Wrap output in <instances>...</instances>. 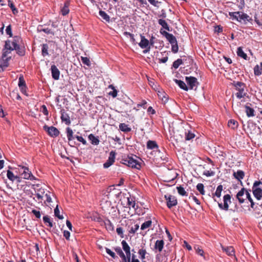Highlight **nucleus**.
I'll return each mask as SVG.
<instances>
[{
	"instance_id": "f257e3e1",
	"label": "nucleus",
	"mask_w": 262,
	"mask_h": 262,
	"mask_svg": "<svg viewBox=\"0 0 262 262\" xmlns=\"http://www.w3.org/2000/svg\"><path fill=\"white\" fill-rule=\"evenodd\" d=\"M16 179H24L30 180H37L31 173L29 168L27 167L18 165L17 168H15Z\"/></svg>"
},
{
	"instance_id": "f03ea898",
	"label": "nucleus",
	"mask_w": 262,
	"mask_h": 262,
	"mask_svg": "<svg viewBox=\"0 0 262 262\" xmlns=\"http://www.w3.org/2000/svg\"><path fill=\"white\" fill-rule=\"evenodd\" d=\"M233 85L235 90L237 91L235 95L238 99H241L246 96L247 94L245 90L246 86L245 83L239 81H234L233 82Z\"/></svg>"
},
{
	"instance_id": "7ed1b4c3",
	"label": "nucleus",
	"mask_w": 262,
	"mask_h": 262,
	"mask_svg": "<svg viewBox=\"0 0 262 262\" xmlns=\"http://www.w3.org/2000/svg\"><path fill=\"white\" fill-rule=\"evenodd\" d=\"M137 158V157L135 155L127 156L126 158L122 160L123 163L129 167L140 169L141 165Z\"/></svg>"
},
{
	"instance_id": "20e7f679",
	"label": "nucleus",
	"mask_w": 262,
	"mask_h": 262,
	"mask_svg": "<svg viewBox=\"0 0 262 262\" xmlns=\"http://www.w3.org/2000/svg\"><path fill=\"white\" fill-rule=\"evenodd\" d=\"M21 40V38L20 37L15 36L14 37L12 41L9 40L6 41L3 51H8L10 52L11 51L14 50Z\"/></svg>"
},
{
	"instance_id": "39448f33",
	"label": "nucleus",
	"mask_w": 262,
	"mask_h": 262,
	"mask_svg": "<svg viewBox=\"0 0 262 262\" xmlns=\"http://www.w3.org/2000/svg\"><path fill=\"white\" fill-rule=\"evenodd\" d=\"M10 52H8V51H3L2 57L0 59V68H2V70H0V72L3 71L4 68L8 67L9 58L7 57V55Z\"/></svg>"
},
{
	"instance_id": "423d86ee",
	"label": "nucleus",
	"mask_w": 262,
	"mask_h": 262,
	"mask_svg": "<svg viewBox=\"0 0 262 262\" xmlns=\"http://www.w3.org/2000/svg\"><path fill=\"white\" fill-rule=\"evenodd\" d=\"M43 128L48 133V135L52 137H56L59 134V131L54 126H48L45 125Z\"/></svg>"
},
{
	"instance_id": "0eeeda50",
	"label": "nucleus",
	"mask_w": 262,
	"mask_h": 262,
	"mask_svg": "<svg viewBox=\"0 0 262 262\" xmlns=\"http://www.w3.org/2000/svg\"><path fill=\"white\" fill-rule=\"evenodd\" d=\"M164 198L167 201V206L168 208H171L173 206H175L177 205L178 201L176 196L169 194L165 195Z\"/></svg>"
},
{
	"instance_id": "6e6552de",
	"label": "nucleus",
	"mask_w": 262,
	"mask_h": 262,
	"mask_svg": "<svg viewBox=\"0 0 262 262\" xmlns=\"http://www.w3.org/2000/svg\"><path fill=\"white\" fill-rule=\"evenodd\" d=\"M160 33L166 38L170 44H173L177 41L176 37L173 34L168 33L162 29H160Z\"/></svg>"
},
{
	"instance_id": "1a4fd4ad",
	"label": "nucleus",
	"mask_w": 262,
	"mask_h": 262,
	"mask_svg": "<svg viewBox=\"0 0 262 262\" xmlns=\"http://www.w3.org/2000/svg\"><path fill=\"white\" fill-rule=\"evenodd\" d=\"M185 80L187 84L188 85V89H190L191 90H192L194 88H196L198 84H199L197 79L194 77H186Z\"/></svg>"
},
{
	"instance_id": "9d476101",
	"label": "nucleus",
	"mask_w": 262,
	"mask_h": 262,
	"mask_svg": "<svg viewBox=\"0 0 262 262\" xmlns=\"http://www.w3.org/2000/svg\"><path fill=\"white\" fill-rule=\"evenodd\" d=\"M224 206L222 203H219V207L225 210H228L229 208V203H231V196L230 194H226L224 196Z\"/></svg>"
},
{
	"instance_id": "9b49d317",
	"label": "nucleus",
	"mask_w": 262,
	"mask_h": 262,
	"mask_svg": "<svg viewBox=\"0 0 262 262\" xmlns=\"http://www.w3.org/2000/svg\"><path fill=\"white\" fill-rule=\"evenodd\" d=\"M246 191H248V190L243 188L237 192L236 194V198L240 204L243 203L246 200L245 194Z\"/></svg>"
},
{
	"instance_id": "f8f14e48",
	"label": "nucleus",
	"mask_w": 262,
	"mask_h": 262,
	"mask_svg": "<svg viewBox=\"0 0 262 262\" xmlns=\"http://www.w3.org/2000/svg\"><path fill=\"white\" fill-rule=\"evenodd\" d=\"M239 13L240 15L239 19L241 20L240 23H242L243 21V23L245 25H246L248 22H252V18L251 17H250L247 14L241 11H239Z\"/></svg>"
},
{
	"instance_id": "ddd939ff",
	"label": "nucleus",
	"mask_w": 262,
	"mask_h": 262,
	"mask_svg": "<svg viewBox=\"0 0 262 262\" xmlns=\"http://www.w3.org/2000/svg\"><path fill=\"white\" fill-rule=\"evenodd\" d=\"M52 78L55 80H58L59 78L60 71L54 64L51 67Z\"/></svg>"
},
{
	"instance_id": "4468645a",
	"label": "nucleus",
	"mask_w": 262,
	"mask_h": 262,
	"mask_svg": "<svg viewBox=\"0 0 262 262\" xmlns=\"http://www.w3.org/2000/svg\"><path fill=\"white\" fill-rule=\"evenodd\" d=\"M141 37V41L139 43V46L142 49H145L148 47L149 45V41L148 39H146L144 36L142 35H140Z\"/></svg>"
},
{
	"instance_id": "2eb2a0df",
	"label": "nucleus",
	"mask_w": 262,
	"mask_h": 262,
	"mask_svg": "<svg viewBox=\"0 0 262 262\" xmlns=\"http://www.w3.org/2000/svg\"><path fill=\"white\" fill-rule=\"evenodd\" d=\"M252 191L254 196L257 200H260L262 198V190L259 188H255L252 187Z\"/></svg>"
},
{
	"instance_id": "dca6fc26",
	"label": "nucleus",
	"mask_w": 262,
	"mask_h": 262,
	"mask_svg": "<svg viewBox=\"0 0 262 262\" xmlns=\"http://www.w3.org/2000/svg\"><path fill=\"white\" fill-rule=\"evenodd\" d=\"M61 119L62 121L64 122L66 124L69 125L71 123V121L70 119V117L69 116L68 114L65 113L63 110H61Z\"/></svg>"
},
{
	"instance_id": "f3484780",
	"label": "nucleus",
	"mask_w": 262,
	"mask_h": 262,
	"mask_svg": "<svg viewBox=\"0 0 262 262\" xmlns=\"http://www.w3.org/2000/svg\"><path fill=\"white\" fill-rule=\"evenodd\" d=\"M158 24L162 26V28L163 30L165 29L166 31H170V27L168 25L167 23L165 20L163 19H158Z\"/></svg>"
},
{
	"instance_id": "a211bd4d",
	"label": "nucleus",
	"mask_w": 262,
	"mask_h": 262,
	"mask_svg": "<svg viewBox=\"0 0 262 262\" xmlns=\"http://www.w3.org/2000/svg\"><path fill=\"white\" fill-rule=\"evenodd\" d=\"M122 261L120 262H140V260L136 258V256L133 254L132 255V260H130L128 257H125V255L121 257Z\"/></svg>"
},
{
	"instance_id": "6ab92c4d",
	"label": "nucleus",
	"mask_w": 262,
	"mask_h": 262,
	"mask_svg": "<svg viewBox=\"0 0 262 262\" xmlns=\"http://www.w3.org/2000/svg\"><path fill=\"white\" fill-rule=\"evenodd\" d=\"M222 249L229 256H233L235 254L234 249L232 246H229L226 248L222 247Z\"/></svg>"
},
{
	"instance_id": "aec40b11",
	"label": "nucleus",
	"mask_w": 262,
	"mask_h": 262,
	"mask_svg": "<svg viewBox=\"0 0 262 262\" xmlns=\"http://www.w3.org/2000/svg\"><path fill=\"white\" fill-rule=\"evenodd\" d=\"M45 193V189L43 188H39L37 190V192L35 193V195L38 200L39 202H41L43 200V195Z\"/></svg>"
},
{
	"instance_id": "412c9836",
	"label": "nucleus",
	"mask_w": 262,
	"mask_h": 262,
	"mask_svg": "<svg viewBox=\"0 0 262 262\" xmlns=\"http://www.w3.org/2000/svg\"><path fill=\"white\" fill-rule=\"evenodd\" d=\"M245 112L246 113L247 116L248 117H253L255 116L254 114V110L253 108L250 107L247 104L245 105Z\"/></svg>"
},
{
	"instance_id": "4be33fe9",
	"label": "nucleus",
	"mask_w": 262,
	"mask_h": 262,
	"mask_svg": "<svg viewBox=\"0 0 262 262\" xmlns=\"http://www.w3.org/2000/svg\"><path fill=\"white\" fill-rule=\"evenodd\" d=\"M245 198H246V200L248 199L249 200V201L250 202V203H251L250 206L252 209H255L257 208V206L255 205L254 202H253V201L251 196L250 193H249V191L246 192Z\"/></svg>"
},
{
	"instance_id": "5701e85b",
	"label": "nucleus",
	"mask_w": 262,
	"mask_h": 262,
	"mask_svg": "<svg viewBox=\"0 0 262 262\" xmlns=\"http://www.w3.org/2000/svg\"><path fill=\"white\" fill-rule=\"evenodd\" d=\"M164 242L163 240H157L155 245V248L161 252L163 249Z\"/></svg>"
},
{
	"instance_id": "b1692460",
	"label": "nucleus",
	"mask_w": 262,
	"mask_h": 262,
	"mask_svg": "<svg viewBox=\"0 0 262 262\" xmlns=\"http://www.w3.org/2000/svg\"><path fill=\"white\" fill-rule=\"evenodd\" d=\"M174 81L181 89L186 91H187L188 90V86L186 85V83L183 81H182L181 80H178L176 79H174Z\"/></svg>"
},
{
	"instance_id": "393cba45",
	"label": "nucleus",
	"mask_w": 262,
	"mask_h": 262,
	"mask_svg": "<svg viewBox=\"0 0 262 262\" xmlns=\"http://www.w3.org/2000/svg\"><path fill=\"white\" fill-rule=\"evenodd\" d=\"M239 11L229 12V15L231 17L232 20H236L238 22H241V20L239 19Z\"/></svg>"
},
{
	"instance_id": "a878e982",
	"label": "nucleus",
	"mask_w": 262,
	"mask_h": 262,
	"mask_svg": "<svg viewBox=\"0 0 262 262\" xmlns=\"http://www.w3.org/2000/svg\"><path fill=\"white\" fill-rule=\"evenodd\" d=\"M14 50L16 51L17 54L20 56H24L25 54V47L24 46H19V44L17 45Z\"/></svg>"
},
{
	"instance_id": "bb28decb",
	"label": "nucleus",
	"mask_w": 262,
	"mask_h": 262,
	"mask_svg": "<svg viewBox=\"0 0 262 262\" xmlns=\"http://www.w3.org/2000/svg\"><path fill=\"white\" fill-rule=\"evenodd\" d=\"M147 148L150 149H157L158 145L156 141L149 140L147 142Z\"/></svg>"
},
{
	"instance_id": "cd10ccee",
	"label": "nucleus",
	"mask_w": 262,
	"mask_h": 262,
	"mask_svg": "<svg viewBox=\"0 0 262 262\" xmlns=\"http://www.w3.org/2000/svg\"><path fill=\"white\" fill-rule=\"evenodd\" d=\"M244 175L245 174L244 171L241 170H238L236 172H234L233 173L234 178L237 180H241V179H243L244 178Z\"/></svg>"
},
{
	"instance_id": "c85d7f7f",
	"label": "nucleus",
	"mask_w": 262,
	"mask_h": 262,
	"mask_svg": "<svg viewBox=\"0 0 262 262\" xmlns=\"http://www.w3.org/2000/svg\"><path fill=\"white\" fill-rule=\"evenodd\" d=\"M127 205L129 207H133L134 209H136V202L134 198L133 197H127Z\"/></svg>"
},
{
	"instance_id": "c756f323",
	"label": "nucleus",
	"mask_w": 262,
	"mask_h": 262,
	"mask_svg": "<svg viewBox=\"0 0 262 262\" xmlns=\"http://www.w3.org/2000/svg\"><path fill=\"white\" fill-rule=\"evenodd\" d=\"M119 129L123 132L128 133L131 131V128L128 127L125 123H120L119 124Z\"/></svg>"
},
{
	"instance_id": "7c9ffc66",
	"label": "nucleus",
	"mask_w": 262,
	"mask_h": 262,
	"mask_svg": "<svg viewBox=\"0 0 262 262\" xmlns=\"http://www.w3.org/2000/svg\"><path fill=\"white\" fill-rule=\"evenodd\" d=\"M90 140L91 141V143L93 145H98L99 143V140L97 137H96L94 135L90 134L88 137Z\"/></svg>"
},
{
	"instance_id": "2f4dec72",
	"label": "nucleus",
	"mask_w": 262,
	"mask_h": 262,
	"mask_svg": "<svg viewBox=\"0 0 262 262\" xmlns=\"http://www.w3.org/2000/svg\"><path fill=\"white\" fill-rule=\"evenodd\" d=\"M237 55L238 56L243 58L244 59H247V54L243 51L242 47H239L237 48Z\"/></svg>"
},
{
	"instance_id": "473e14b6",
	"label": "nucleus",
	"mask_w": 262,
	"mask_h": 262,
	"mask_svg": "<svg viewBox=\"0 0 262 262\" xmlns=\"http://www.w3.org/2000/svg\"><path fill=\"white\" fill-rule=\"evenodd\" d=\"M43 221L45 224H46L47 226L52 228L53 227V224L52 222L51 221L50 218L49 216L46 215L43 217Z\"/></svg>"
},
{
	"instance_id": "72a5a7b5",
	"label": "nucleus",
	"mask_w": 262,
	"mask_h": 262,
	"mask_svg": "<svg viewBox=\"0 0 262 262\" xmlns=\"http://www.w3.org/2000/svg\"><path fill=\"white\" fill-rule=\"evenodd\" d=\"M104 224L107 230L110 231H114V226L109 220H107L104 222Z\"/></svg>"
},
{
	"instance_id": "f704fd0d",
	"label": "nucleus",
	"mask_w": 262,
	"mask_h": 262,
	"mask_svg": "<svg viewBox=\"0 0 262 262\" xmlns=\"http://www.w3.org/2000/svg\"><path fill=\"white\" fill-rule=\"evenodd\" d=\"M49 47L47 44H43L41 48V54L45 57L49 55L48 53Z\"/></svg>"
},
{
	"instance_id": "c9c22d12",
	"label": "nucleus",
	"mask_w": 262,
	"mask_h": 262,
	"mask_svg": "<svg viewBox=\"0 0 262 262\" xmlns=\"http://www.w3.org/2000/svg\"><path fill=\"white\" fill-rule=\"evenodd\" d=\"M99 15L105 20L109 22L110 20V17L104 11L100 10L99 12Z\"/></svg>"
},
{
	"instance_id": "e433bc0d",
	"label": "nucleus",
	"mask_w": 262,
	"mask_h": 262,
	"mask_svg": "<svg viewBox=\"0 0 262 262\" xmlns=\"http://www.w3.org/2000/svg\"><path fill=\"white\" fill-rule=\"evenodd\" d=\"M152 225V221L149 220L143 223L141 226V229L144 230L147 228H150Z\"/></svg>"
},
{
	"instance_id": "4c0bfd02",
	"label": "nucleus",
	"mask_w": 262,
	"mask_h": 262,
	"mask_svg": "<svg viewBox=\"0 0 262 262\" xmlns=\"http://www.w3.org/2000/svg\"><path fill=\"white\" fill-rule=\"evenodd\" d=\"M228 126L232 129H235L238 126V122L233 119H231L228 121Z\"/></svg>"
},
{
	"instance_id": "58836bf2",
	"label": "nucleus",
	"mask_w": 262,
	"mask_h": 262,
	"mask_svg": "<svg viewBox=\"0 0 262 262\" xmlns=\"http://www.w3.org/2000/svg\"><path fill=\"white\" fill-rule=\"evenodd\" d=\"M66 130H67V138L68 139V140L69 141L72 140L74 138V137L73 136V132L72 129L71 128H70V127H67Z\"/></svg>"
},
{
	"instance_id": "ea45409f",
	"label": "nucleus",
	"mask_w": 262,
	"mask_h": 262,
	"mask_svg": "<svg viewBox=\"0 0 262 262\" xmlns=\"http://www.w3.org/2000/svg\"><path fill=\"white\" fill-rule=\"evenodd\" d=\"M177 189L178 190V193L182 196H186L187 195V193L185 190L184 188L181 186H177Z\"/></svg>"
},
{
	"instance_id": "a19ab883",
	"label": "nucleus",
	"mask_w": 262,
	"mask_h": 262,
	"mask_svg": "<svg viewBox=\"0 0 262 262\" xmlns=\"http://www.w3.org/2000/svg\"><path fill=\"white\" fill-rule=\"evenodd\" d=\"M147 252L145 249L142 248L140 249L138 251V254L140 256V258L142 260H143L145 259V255L146 254Z\"/></svg>"
},
{
	"instance_id": "79ce46f5",
	"label": "nucleus",
	"mask_w": 262,
	"mask_h": 262,
	"mask_svg": "<svg viewBox=\"0 0 262 262\" xmlns=\"http://www.w3.org/2000/svg\"><path fill=\"white\" fill-rule=\"evenodd\" d=\"M18 86L21 90L24 88H26L25 81L24 79L23 76H20L19 77Z\"/></svg>"
},
{
	"instance_id": "37998d69",
	"label": "nucleus",
	"mask_w": 262,
	"mask_h": 262,
	"mask_svg": "<svg viewBox=\"0 0 262 262\" xmlns=\"http://www.w3.org/2000/svg\"><path fill=\"white\" fill-rule=\"evenodd\" d=\"M121 245L122 246V249L125 252L130 251V248L125 241H122L121 242Z\"/></svg>"
},
{
	"instance_id": "c03bdc74",
	"label": "nucleus",
	"mask_w": 262,
	"mask_h": 262,
	"mask_svg": "<svg viewBox=\"0 0 262 262\" xmlns=\"http://www.w3.org/2000/svg\"><path fill=\"white\" fill-rule=\"evenodd\" d=\"M194 249L195 250V251H196V253L204 257V258L205 259V256L204 255V251L203 250V249L202 248H201V247H200L199 246L196 245L195 246H194Z\"/></svg>"
},
{
	"instance_id": "a18cd8bd",
	"label": "nucleus",
	"mask_w": 262,
	"mask_h": 262,
	"mask_svg": "<svg viewBox=\"0 0 262 262\" xmlns=\"http://www.w3.org/2000/svg\"><path fill=\"white\" fill-rule=\"evenodd\" d=\"M262 69L258 65H256L254 68V73L256 76H259L261 74Z\"/></svg>"
},
{
	"instance_id": "49530a36",
	"label": "nucleus",
	"mask_w": 262,
	"mask_h": 262,
	"mask_svg": "<svg viewBox=\"0 0 262 262\" xmlns=\"http://www.w3.org/2000/svg\"><path fill=\"white\" fill-rule=\"evenodd\" d=\"M197 190L200 192V193L204 195L205 194V190L204 185L202 183H199L196 186Z\"/></svg>"
},
{
	"instance_id": "de8ad7c7",
	"label": "nucleus",
	"mask_w": 262,
	"mask_h": 262,
	"mask_svg": "<svg viewBox=\"0 0 262 262\" xmlns=\"http://www.w3.org/2000/svg\"><path fill=\"white\" fill-rule=\"evenodd\" d=\"M195 137V135L192 132L188 131L187 133H185V140H190L194 138Z\"/></svg>"
},
{
	"instance_id": "09e8293b",
	"label": "nucleus",
	"mask_w": 262,
	"mask_h": 262,
	"mask_svg": "<svg viewBox=\"0 0 262 262\" xmlns=\"http://www.w3.org/2000/svg\"><path fill=\"white\" fill-rule=\"evenodd\" d=\"M54 215L60 220H62L63 219V215L59 214V210L58 205L56 206L54 209Z\"/></svg>"
},
{
	"instance_id": "8fccbe9b",
	"label": "nucleus",
	"mask_w": 262,
	"mask_h": 262,
	"mask_svg": "<svg viewBox=\"0 0 262 262\" xmlns=\"http://www.w3.org/2000/svg\"><path fill=\"white\" fill-rule=\"evenodd\" d=\"M182 63V60L181 59H178L173 62L172 67L176 69H178L179 67Z\"/></svg>"
},
{
	"instance_id": "3c124183",
	"label": "nucleus",
	"mask_w": 262,
	"mask_h": 262,
	"mask_svg": "<svg viewBox=\"0 0 262 262\" xmlns=\"http://www.w3.org/2000/svg\"><path fill=\"white\" fill-rule=\"evenodd\" d=\"M223 190V186L222 185H220L217 186L216 190L215 192V195L218 197L220 198L221 195V192Z\"/></svg>"
},
{
	"instance_id": "603ef678",
	"label": "nucleus",
	"mask_w": 262,
	"mask_h": 262,
	"mask_svg": "<svg viewBox=\"0 0 262 262\" xmlns=\"http://www.w3.org/2000/svg\"><path fill=\"white\" fill-rule=\"evenodd\" d=\"M37 30L39 32H43L47 34H53L52 31L49 28H38Z\"/></svg>"
},
{
	"instance_id": "864d4df0",
	"label": "nucleus",
	"mask_w": 262,
	"mask_h": 262,
	"mask_svg": "<svg viewBox=\"0 0 262 262\" xmlns=\"http://www.w3.org/2000/svg\"><path fill=\"white\" fill-rule=\"evenodd\" d=\"M109 88H112L113 91L112 92H110L109 93V95H111L113 98H115L117 95L118 91L117 90H116L114 86L112 85H110L109 86Z\"/></svg>"
},
{
	"instance_id": "5fc2aeb1",
	"label": "nucleus",
	"mask_w": 262,
	"mask_h": 262,
	"mask_svg": "<svg viewBox=\"0 0 262 262\" xmlns=\"http://www.w3.org/2000/svg\"><path fill=\"white\" fill-rule=\"evenodd\" d=\"M81 60L83 64L88 66H90L91 62L89 58L86 57H81Z\"/></svg>"
},
{
	"instance_id": "6e6d98bb",
	"label": "nucleus",
	"mask_w": 262,
	"mask_h": 262,
	"mask_svg": "<svg viewBox=\"0 0 262 262\" xmlns=\"http://www.w3.org/2000/svg\"><path fill=\"white\" fill-rule=\"evenodd\" d=\"M171 45L172 52H173L174 53H177L179 50L177 41L174 42L173 44H171Z\"/></svg>"
},
{
	"instance_id": "4d7b16f0",
	"label": "nucleus",
	"mask_w": 262,
	"mask_h": 262,
	"mask_svg": "<svg viewBox=\"0 0 262 262\" xmlns=\"http://www.w3.org/2000/svg\"><path fill=\"white\" fill-rule=\"evenodd\" d=\"M253 187L255 188H259L262 190V182L261 181H255L253 184Z\"/></svg>"
},
{
	"instance_id": "13d9d810",
	"label": "nucleus",
	"mask_w": 262,
	"mask_h": 262,
	"mask_svg": "<svg viewBox=\"0 0 262 262\" xmlns=\"http://www.w3.org/2000/svg\"><path fill=\"white\" fill-rule=\"evenodd\" d=\"M114 250L117 252V253L120 256V257L125 255L121 248L119 247H117L115 248Z\"/></svg>"
},
{
	"instance_id": "bf43d9fd",
	"label": "nucleus",
	"mask_w": 262,
	"mask_h": 262,
	"mask_svg": "<svg viewBox=\"0 0 262 262\" xmlns=\"http://www.w3.org/2000/svg\"><path fill=\"white\" fill-rule=\"evenodd\" d=\"M116 153L115 151H111L110 153V155L108 159L115 162Z\"/></svg>"
},
{
	"instance_id": "052dcab7",
	"label": "nucleus",
	"mask_w": 262,
	"mask_h": 262,
	"mask_svg": "<svg viewBox=\"0 0 262 262\" xmlns=\"http://www.w3.org/2000/svg\"><path fill=\"white\" fill-rule=\"evenodd\" d=\"M40 111L46 116H48L49 115V112L47 109V107L46 105H43L41 107Z\"/></svg>"
},
{
	"instance_id": "680f3d73",
	"label": "nucleus",
	"mask_w": 262,
	"mask_h": 262,
	"mask_svg": "<svg viewBox=\"0 0 262 262\" xmlns=\"http://www.w3.org/2000/svg\"><path fill=\"white\" fill-rule=\"evenodd\" d=\"M149 3L154 6L155 7H159V4L161 3L160 2H159L158 1H156V0H147Z\"/></svg>"
},
{
	"instance_id": "e2e57ef3",
	"label": "nucleus",
	"mask_w": 262,
	"mask_h": 262,
	"mask_svg": "<svg viewBox=\"0 0 262 262\" xmlns=\"http://www.w3.org/2000/svg\"><path fill=\"white\" fill-rule=\"evenodd\" d=\"M6 174L10 180H12L13 178L15 179V176H14V173L10 170L7 171Z\"/></svg>"
},
{
	"instance_id": "0e129e2a",
	"label": "nucleus",
	"mask_w": 262,
	"mask_h": 262,
	"mask_svg": "<svg viewBox=\"0 0 262 262\" xmlns=\"http://www.w3.org/2000/svg\"><path fill=\"white\" fill-rule=\"evenodd\" d=\"M61 11L63 15H66L69 12V9L67 6H63Z\"/></svg>"
},
{
	"instance_id": "69168bd1",
	"label": "nucleus",
	"mask_w": 262,
	"mask_h": 262,
	"mask_svg": "<svg viewBox=\"0 0 262 262\" xmlns=\"http://www.w3.org/2000/svg\"><path fill=\"white\" fill-rule=\"evenodd\" d=\"M31 212L35 216L37 219H40L41 217V213L40 211L35 209H32Z\"/></svg>"
},
{
	"instance_id": "338daca9",
	"label": "nucleus",
	"mask_w": 262,
	"mask_h": 262,
	"mask_svg": "<svg viewBox=\"0 0 262 262\" xmlns=\"http://www.w3.org/2000/svg\"><path fill=\"white\" fill-rule=\"evenodd\" d=\"M6 32L7 33V34L10 37L12 36L11 26L10 25L7 27L6 29Z\"/></svg>"
},
{
	"instance_id": "774afa93",
	"label": "nucleus",
	"mask_w": 262,
	"mask_h": 262,
	"mask_svg": "<svg viewBox=\"0 0 262 262\" xmlns=\"http://www.w3.org/2000/svg\"><path fill=\"white\" fill-rule=\"evenodd\" d=\"M105 250L106 253L109 254L112 258H116V255L115 253L111 251L110 249L106 248Z\"/></svg>"
}]
</instances>
